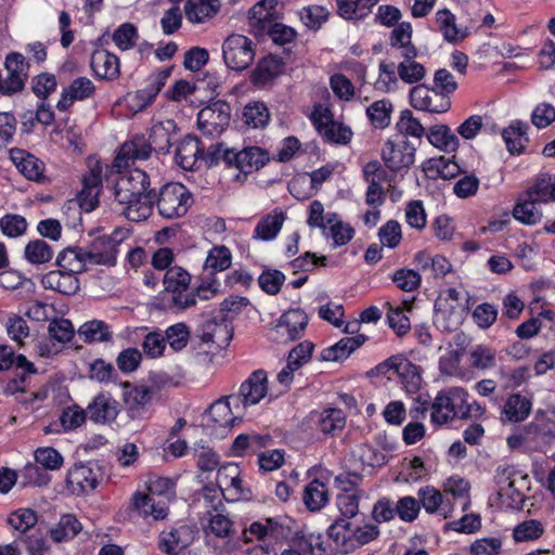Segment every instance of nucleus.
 <instances>
[{
	"label": "nucleus",
	"mask_w": 555,
	"mask_h": 555,
	"mask_svg": "<svg viewBox=\"0 0 555 555\" xmlns=\"http://www.w3.org/2000/svg\"><path fill=\"white\" fill-rule=\"evenodd\" d=\"M107 182L113 183L114 202L126 219L140 222L152 215L156 194L145 171L134 168L122 172L112 167Z\"/></svg>",
	"instance_id": "1"
},
{
	"label": "nucleus",
	"mask_w": 555,
	"mask_h": 555,
	"mask_svg": "<svg viewBox=\"0 0 555 555\" xmlns=\"http://www.w3.org/2000/svg\"><path fill=\"white\" fill-rule=\"evenodd\" d=\"M486 408L476 400L470 401L469 392L460 386L447 387L434 398L431 425L441 427L460 421H480Z\"/></svg>",
	"instance_id": "2"
},
{
	"label": "nucleus",
	"mask_w": 555,
	"mask_h": 555,
	"mask_svg": "<svg viewBox=\"0 0 555 555\" xmlns=\"http://www.w3.org/2000/svg\"><path fill=\"white\" fill-rule=\"evenodd\" d=\"M269 160L266 150L248 146L243 150L230 149L223 143L211 144L207 150L209 165L223 163L229 168H235L244 177L259 170Z\"/></svg>",
	"instance_id": "3"
},
{
	"label": "nucleus",
	"mask_w": 555,
	"mask_h": 555,
	"mask_svg": "<svg viewBox=\"0 0 555 555\" xmlns=\"http://www.w3.org/2000/svg\"><path fill=\"white\" fill-rule=\"evenodd\" d=\"M165 493L171 494L172 483L167 478H158L151 482L149 493L137 492L133 494L132 504L134 509L143 517H152L154 520H164L168 516V503L163 496Z\"/></svg>",
	"instance_id": "4"
},
{
	"label": "nucleus",
	"mask_w": 555,
	"mask_h": 555,
	"mask_svg": "<svg viewBox=\"0 0 555 555\" xmlns=\"http://www.w3.org/2000/svg\"><path fill=\"white\" fill-rule=\"evenodd\" d=\"M165 292L170 296L168 308L184 311L195 306V295L190 292L191 274L182 267L169 268L163 278Z\"/></svg>",
	"instance_id": "5"
},
{
	"label": "nucleus",
	"mask_w": 555,
	"mask_h": 555,
	"mask_svg": "<svg viewBox=\"0 0 555 555\" xmlns=\"http://www.w3.org/2000/svg\"><path fill=\"white\" fill-rule=\"evenodd\" d=\"M192 202L191 192L179 182L165 184L155 199L159 215L167 219L184 216Z\"/></svg>",
	"instance_id": "6"
},
{
	"label": "nucleus",
	"mask_w": 555,
	"mask_h": 555,
	"mask_svg": "<svg viewBox=\"0 0 555 555\" xmlns=\"http://www.w3.org/2000/svg\"><path fill=\"white\" fill-rule=\"evenodd\" d=\"M255 55L256 43L244 35L231 34L222 43L223 61L231 70L247 69L254 63Z\"/></svg>",
	"instance_id": "7"
},
{
	"label": "nucleus",
	"mask_w": 555,
	"mask_h": 555,
	"mask_svg": "<svg viewBox=\"0 0 555 555\" xmlns=\"http://www.w3.org/2000/svg\"><path fill=\"white\" fill-rule=\"evenodd\" d=\"M382 159L395 173L406 171L414 164L415 147L404 135L398 134L384 144Z\"/></svg>",
	"instance_id": "8"
},
{
	"label": "nucleus",
	"mask_w": 555,
	"mask_h": 555,
	"mask_svg": "<svg viewBox=\"0 0 555 555\" xmlns=\"http://www.w3.org/2000/svg\"><path fill=\"white\" fill-rule=\"evenodd\" d=\"M268 393V378L263 370L254 371L249 377L241 384L238 393L230 395L234 410H245L259 403Z\"/></svg>",
	"instance_id": "9"
},
{
	"label": "nucleus",
	"mask_w": 555,
	"mask_h": 555,
	"mask_svg": "<svg viewBox=\"0 0 555 555\" xmlns=\"http://www.w3.org/2000/svg\"><path fill=\"white\" fill-rule=\"evenodd\" d=\"M233 409L230 396L216 400L206 413L207 426L218 431L220 436L225 435L242 420L241 410L234 412Z\"/></svg>",
	"instance_id": "10"
},
{
	"label": "nucleus",
	"mask_w": 555,
	"mask_h": 555,
	"mask_svg": "<svg viewBox=\"0 0 555 555\" xmlns=\"http://www.w3.org/2000/svg\"><path fill=\"white\" fill-rule=\"evenodd\" d=\"M4 68L7 77L3 79V95L11 96L22 92L25 88L29 70V63L25 56L20 52L9 53L4 60Z\"/></svg>",
	"instance_id": "11"
},
{
	"label": "nucleus",
	"mask_w": 555,
	"mask_h": 555,
	"mask_svg": "<svg viewBox=\"0 0 555 555\" xmlns=\"http://www.w3.org/2000/svg\"><path fill=\"white\" fill-rule=\"evenodd\" d=\"M230 122V108L227 103L217 101L197 114V126L203 134L216 137L220 134Z\"/></svg>",
	"instance_id": "12"
},
{
	"label": "nucleus",
	"mask_w": 555,
	"mask_h": 555,
	"mask_svg": "<svg viewBox=\"0 0 555 555\" xmlns=\"http://www.w3.org/2000/svg\"><path fill=\"white\" fill-rule=\"evenodd\" d=\"M410 103L415 109L433 114L446 113L451 107L450 98L440 93L437 89H429L424 85L411 89Z\"/></svg>",
	"instance_id": "13"
},
{
	"label": "nucleus",
	"mask_w": 555,
	"mask_h": 555,
	"mask_svg": "<svg viewBox=\"0 0 555 555\" xmlns=\"http://www.w3.org/2000/svg\"><path fill=\"white\" fill-rule=\"evenodd\" d=\"M308 322L309 318L304 310L300 308L289 309L278 319L274 328L279 338L286 343L300 338Z\"/></svg>",
	"instance_id": "14"
},
{
	"label": "nucleus",
	"mask_w": 555,
	"mask_h": 555,
	"mask_svg": "<svg viewBox=\"0 0 555 555\" xmlns=\"http://www.w3.org/2000/svg\"><path fill=\"white\" fill-rule=\"evenodd\" d=\"M119 243L120 240L113 235H103L94 238L86 248L89 264L115 266Z\"/></svg>",
	"instance_id": "15"
},
{
	"label": "nucleus",
	"mask_w": 555,
	"mask_h": 555,
	"mask_svg": "<svg viewBox=\"0 0 555 555\" xmlns=\"http://www.w3.org/2000/svg\"><path fill=\"white\" fill-rule=\"evenodd\" d=\"M467 310V306H462V304L453 305L444 300H437L435 304V324L444 332H453L464 322Z\"/></svg>",
	"instance_id": "16"
},
{
	"label": "nucleus",
	"mask_w": 555,
	"mask_h": 555,
	"mask_svg": "<svg viewBox=\"0 0 555 555\" xmlns=\"http://www.w3.org/2000/svg\"><path fill=\"white\" fill-rule=\"evenodd\" d=\"M66 487L73 494L80 495L93 491L99 483V470L89 465H74L66 476Z\"/></svg>",
	"instance_id": "17"
},
{
	"label": "nucleus",
	"mask_w": 555,
	"mask_h": 555,
	"mask_svg": "<svg viewBox=\"0 0 555 555\" xmlns=\"http://www.w3.org/2000/svg\"><path fill=\"white\" fill-rule=\"evenodd\" d=\"M310 422L326 436H337L346 426V414L338 408H325L309 413Z\"/></svg>",
	"instance_id": "18"
},
{
	"label": "nucleus",
	"mask_w": 555,
	"mask_h": 555,
	"mask_svg": "<svg viewBox=\"0 0 555 555\" xmlns=\"http://www.w3.org/2000/svg\"><path fill=\"white\" fill-rule=\"evenodd\" d=\"M102 186V166L96 164L82 178V189L77 198L85 211H92L99 204V194Z\"/></svg>",
	"instance_id": "19"
},
{
	"label": "nucleus",
	"mask_w": 555,
	"mask_h": 555,
	"mask_svg": "<svg viewBox=\"0 0 555 555\" xmlns=\"http://www.w3.org/2000/svg\"><path fill=\"white\" fill-rule=\"evenodd\" d=\"M95 93L93 81L87 77L74 79L66 88H63L61 98L56 103L60 112L67 111L76 101H85Z\"/></svg>",
	"instance_id": "20"
},
{
	"label": "nucleus",
	"mask_w": 555,
	"mask_h": 555,
	"mask_svg": "<svg viewBox=\"0 0 555 555\" xmlns=\"http://www.w3.org/2000/svg\"><path fill=\"white\" fill-rule=\"evenodd\" d=\"M88 417L95 424H107L116 420L118 402L109 392H100L87 406Z\"/></svg>",
	"instance_id": "21"
},
{
	"label": "nucleus",
	"mask_w": 555,
	"mask_h": 555,
	"mask_svg": "<svg viewBox=\"0 0 555 555\" xmlns=\"http://www.w3.org/2000/svg\"><path fill=\"white\" fill-rule=\"evenodd\" d=\"M10 158L26 179L36 182L46 180L44 164L33 154L21 149H11Z\"/></svg>",
	"instance_id": "22"
},
{
	"label": "nucleus",
	"mask_w": 555,
	"mask_h": 555,
	"mask_svg": "<svg viewBox=\"0 0 555 555\" xmlns=\"http://www.w3.org/2000/svg\"><path fill=\"white\" fill-rule=\"evenodd\" d=\"M435 24L442 38L449 43L456 44L469 35L467 27L457 25L456 16L449 9L436 12Z\"/></svg>",
	"instance_id": "23"
},
{
	"label": "nucleus",
	"mask_w": 555,
	"mask_h": 555,
	"mask_svg": "<svg viewBox=\"0 0 555 555\" xmlns=\"http://www.w3.org/2000/svg\"><path fill=\"white\" fill-rule=\"evenodd\" d=\"M327 534L336 550L343 554H349L358 548L350 519L338 518L328 527Z\"/></svg>",
	"instance_id": "24"
},
{
	"label": "nucleus",
	"mask_w": 555,
	"mask_h": 555,
	"mask_svg": "<svg viewBox=\"0 0 555 555\" xmlns=\"http://www.w3.org/2000/svg\"><path fill=\"white\" fill-rule=\"evenodd\" d=\"M90 66L100 79L114 80L120 75L119 59L105 49H98L92 53Z\"/></svg>",
	"instance_id": "25"
},
{
	"label": "nucleus",
	"mask_w": 555,
	"mask_h": 555,
	"mask_svg": "<svg viewBox=\"0 0 555 555\" xmlns=\"http://www.w3.org/2000/svg\"><path fill=\"white\" fill-rule=\"evenodd\" d=\"M41 284L46 289H52L66 296L75 295L80 287L78 278L62 269L46 273L41 279Z\"/></svg>",
	"instance_id": "26"
},
{
	"label": "nucleus",
	"mask_w": 555,
	"mask_h": 555,
	"mask_svg": "<svg viewBox=\"0 0 555 555\" xmlns=\"http://www.w3.org/2000/svg\"><path fill=\"white\" fill-rule=\"evenodd\" d=\"M203 155L201 141L193 135H185L177 145L176 164L183 170H194Z\"/></svg>",
	"instance_id": "27"
},
{
	"label": "nucleus",
	"mask_w": 555,
	"mask_h": 555,
	"mask_svg": "<svg viewBox=\"0 0 555 555\" xmlns=\"http://www.w3.org/2000/svg\"><path fill=\"white\" fill-rule=\"evenodd\" d=\"M152 151H154V149L149 141L145 142L143 138H135L122 144L114 159L113 168L121 169L128 167L130 159L145 160L150 158Z\"/></svg>",
	"instance_id": "28"
},
{
	"label": "nucleus",
	"mask_w": 555,
	"mask_h": 555,
	"mask_svg": "<svg viewBox=\"0 0 555 555\" xmlns=\"http://www.w3.org/2000/svg\"><path fill=\"white\" fill-rule=\"evenodd\" d=\"M193 541V531L189 526H180L159 535L158 547L168 555H176Z\"/></svg>",
	"instance_id": "29"
},
{
	"label": "nucleus",
	"mask_w": 555,
	"mask_h": 555,
	"mask_svg": "<svg viewBox=\"0 0 555 555\" xmlns=\"http://www.w3.org/2000/svg\"><path fill=\"white\" fill-rule=\"evenodd\" d=\"M280 526L272 519L253 522L248 529L244 530L243 537L245 542L258 541V545L273 547V543L278 541L280 534Z\"/></svg>",
	"instance_id": "30"
},
{
	"label": "nucleus",
	"mask_w": 555,
	"mask_h": 555,
	"mask_svg": "<svg viewBox=\"0 0 555 555\" xmlns=\"http://www.w3.org/2000/svg\"><path fill=\"white\" fill-rule=\"evenodd\" d=\"M153 398V391L149 386L139 385L125 392V404L131 418L143 417L145 408Z\"/></svg>",
	"instance_id": "31"
},
{
	"label": "nucleus",
	"mask_w": 555,
	"mask_h": 555,
	"mask_svg": "<svg viewBox=\"0 0 555 555\" xmlns=\"http://www.w3.org/2000/svg\"><path fill=\"white\" fill-rule=\"evenodd\" d=\"M418 496L422 506L429 514L439 513L448 518L453 512V504L444 499L443 492L436 490L434 487L426 486L418 490Z\"/></svg>",
	"instance_id": "32"
},
{
	"label": "nucleus",
	"mask_w": 555,
	"mask_h": 555,
	"mask_svg": "<svg viewBox=\"0 0 555 555\" xmlns=\"http://www.w3.org/2000/svg\"><path fill=\"white\" fill-rule=\"evenodd\" d=\"M176 122L167 119L154 124L149 132V142L157 153H168L176 133Z\"/></svg>",
	"instance_id": "33"
},
{
	"label": "nucleus",
	"mask_w": 555,
	"mask_h": 555,
	"mask_svg": "<svg viewBox=\"0 0 555 555\" xmlns=\"http://www.w3.org/2000/svg\"><path fill=\"white\" fill-rule=\"evenodd\" d=\"M14 367L16 371H21L20 376L21 383L25 385L26 379L29 375L37 372L34 363L27 360L23 354L14 356L13 351L8 346H0V371L9 370Z\"/></svg>",
	"instance_id": "34"
},
{
	"label": "nucleus",
	"mask_w": 555,
	"mask_h": 555,
	"mask_svg": "<svg viewBox=\"0 0 555 555\" xmlns=\"http://www.w3.org/2000/svg\"><path fill=\"white\" fill-rule=\"evenodd\" d=\"M444 499L453 504V509L460 507L466 511L470 505L469 483L460 477H450L443 488Z\"/></svg>",
	"instance_id": "35"
},
{
	"label": "nucleus",
	"mask_w": 555,
	"mask_h": 555,
	"mask_svg": "<svg viewBox=\"0 0 555 555\" xmlns=\"http://www.w3.org/2000/svg\"><path fill=\"white\" fill-rule=\"evenodd\" d=\"M56 264L60 269L75 275L86 271L89 264L86 248L67 247L63 249L56 257Z\"/></svg>",
	"instance_id": "36"
},
{
	"label": "nucleus",
	"mask_w": 555,
	"mask_h": 555,
	"mask_svg": "<svg viewBox=\"0 0 555 555\" xmlns=\"http://www.w3.org/2000/svg\"><path fill=\"white\" fill-rule=\"evenodd\" d=\"M285 219L286 216L282 210L274 209L259 220L254 230L253 238L257 241L274 240L280 233Z\"/></svg>",
	"instance_id": "37"
},
{
	"label": "nucleus",
	"mask_w": 555,
	"mask_h": 555,
	"mask_svg": "<svg viewBox=\"0 0 555 555\" xmlns=\"http://www.w3.org/2000/svg\"><path fill=\"white\" fill-rule=\"evenodd\" d=\"M284 69V62L276 55H267L262 57L251 73L254 85L263 86L273 80Z\"/></svg>",
	"instance_id": "38"
},
{
	"label": "nucleus",
	"mask_w": 555,
	"mask_h": 555,
	"mask_svg": "<svg viewBox=\"0 0 555 555\" xmlns=\"http://www.w3.org/2000/svg\"><path fill=\"white\" fill-rule=\"evenodd\" d=\"M366 340V336L358 334L351 337H344L335 345L325 348L322 351V358L325 361H343L347 359L351 352L361 347Z\"/></svg>",
	"instance_id": "39"
},
{
	"label": "nucleus",
	"mask_w": 555,
	"mask_h": 555,
	"mask_svg": "<svg viewBox=\"0 0 555 555\" xmlns=\"http://www.w3.org/2000/svg\"><path fill=\"white\" fill-rule=\"evenodd\" d=\"M221 0H188L184 4L186 18L191 23H204L220 10Z\"/></svg>",
	"instance_id": "40"
},
{
	"label": "nucleus",
	"mask_w": 555,
	"mask_h": 555,
	"mask_svg": "<svg viewBox=\"0 0 555 555\" xmlns=\"http://www.w3.org/2000/svg\"><path fill=\"white\" fill-rule=\"evenodd\" d=\"M326 238L333 241L334 247L347 245L354 236V229L347 222H344L338 214L328 212Z\"/></svg>",
	"instance_id": "41"
},
{
	"label": "nucleus",
	"mask_w": 555,
	"mask_h": 555,
	"mask_svg": "<svg viewBox=\"0 0 555 555\" xmlns=\"http://www.w3.org/2000/svg\"><path fill=\"white\" fill-rule=\"evenodd\" d=\"M528 124L515 120L507 128L503 129L502 138L511 154L520 155L524 152L525 144L528 142Z\"/></svg>",
	"instance_id": "42"
},
{
	"label": "nucleus",
	"mask_w": 555,
	"mask_h": 555,
	"mask_svg": "<svg viewBox=\"0 0 555 555\" xmlns=\"http://www.w3.org/2000/svg\"><path fill=\"white\" fill-rule=\"evenodd\" d=\"M531 409L532 403L527 397L520 393H513L506 399L502 414L506 421L511 423H518L529 416Z\"/></svg>",
	"instance_id": "43"
},
{
	"label": "nucleus",
	"mask_w": 555,
	"mask_h": 555,
	"mask_svg": "<svg viewBox=\"0 0 555 555\" xmlns=\"http://www.w3.org/2000/svg\"><path fill=\"white\" fill-rule=\"evenodd\" d=\"M524 193L539 204L553 202L555 180L547 173H541Z\"/></svg>",
	"instance_id": "44"
},
{
	"label": "nucleus",
	"mask_w": 555,
	"mask_h": 555,
	"mask_svg": "<svg viewBox=\"0 0 555 555\" xmlns=\"http://www.w3.org/2000/svg\"><path fill=\"white\" fill-rule=\"evenodd\" d=\"M82 530V525L73 514L63 515L50 529V537L55 543L73 540Z\"/></svg>",
	"instance_id": "45"
},
{
	"label": "nucleus",
	"mask_w": 555,
	"mask_h": 555,
	"mask_svg": "<svg viewBox=\"0 0 555 555\" xmlns=\"http://www.w3.org/2000/svg\"><path fill=\"white\" fill-rule=\"evenodd\" d=\"M538 205L539 203L521 193L513 209V217L524 224H537L542 218V211Z\"/></svg>",
	"instance_id": "46"
},
{
	"label": "nucleus",
	"mask_w": 555,
	"mask_h": 555,
	"mask_svg": "<svg viewBox=\"0 0 555 555\" xmlns=\"http://www.w3.org/2000/svg\"><path fill=\"white\" fill-rule=\"evenodd\" d=\"M79 336L85 343H107L113 339L111 326L102 320L85 322L78 330Z\"/></svg>",
	"instance_id": "47"
},
{
	"label": "nucleus",
	"mask_w": 555,
	"mask_h": 555,
	"mask_svg": "<svg viewBox=\"0 0 555 555\" xmlns=\"http://www.w3.org/2000/svg\"><path fill=\"white\" fill-rule=\"evenodd\" d=\"M302 500L309 511H320L328 502V490L326 485L319 479L311 480L305 487Z\"/></svg>",
	"instance_id": "48"
},
{
	"label": "nucleus",
	"mask_w": 555,
	"mask_h": 555,
	"mask_svg": "<svg viewBox=\"0 0 555 555\" xmlns=\"http://www.w3.org/2000/svg\"><path fill=\"white\" fill-rule=\"evenodd\" d=\"M427 139L430 144L444 152H454L460 145L457 137L447 125L433 126L427 132Z\"/></svg>",
	"instance_id": "49"
},
{
	"label": "nucleus",
	"mask_w": 555,
	"mask_h": 555,
	"mask_svg": "<svg viewBox=\"0 0 555 555\" xmlns=\"http://www.w3.org/2000/svg\"><path fill=\"white\" fill-rule=\"evenodd\" d=\"M231 263L232 254L230 249L224 245H220L212 247L208 251L204 269L209 271L211 274H216L217 272H222L229 269Z\"/></svg>",
	"instance_id": "50"
},
{
	"label": "nucleus",
	"mask_w": 555,
	"mask_h": 555,
	"mask_svg": "<svg viewBox=\"0 0 555 555\" xmlns=\"http://www.w3.org/2000/svg\"><path fill=\"white\" fill-rule=\"evenodd\" d=\"M392 104L388 100L375 101L366 108V116L373 127L384 129L389 126Z\"/></svg>",
	"instance_id": "51"
},
{
	"label": "nucleus",
	"mask_w": 555,
	"mask_h": 555,
	"mask_svg": "<svg viewBox=\"0 0 555 555\" xmlns=\"http://www.w3.org/2000/svg\"><path fill=\"white\" fill-rule=\"evenodd\" d=\"M24 256L31 264H44L53 258V250L47 242L34 240L25 246Z\"/></svg>",
	"instance_id": "52"
},
{
	"label": "nucleus",
	"mask_w": 555,
	"mask_h": 555,
	"mask_svg": "<svg viewBox=\"0 0 555 555\" xmlns=\"http://www.w3.org/2000/svg\"><path fill=\"white\" fill-rule=\"evenodd\" d=\"M243 118L247 126L251 128H263L270 119L269 109L262 102H251L245 105Z\"/></svg>",
	"instance_id": "53"
},
{
	"label": "nucleus",
	"mask_w": 555,
	"mask_h": 555,
	"mask_svg": "<svg viewBox=\"0 0 555 555\" xmlns=\"http://www.w3.org/2000/svg\"><path fill=\"white\" fill-rule=\"evenodd\" d=\"M164 336L166 345L168 344L175 352H179L189 344L190 328L185 323L179 322L167 327Z\"/></svg>",
	"instance_id": "54"
},
{
	"label": "nucleus",
	"mask_w": 555,
	"mask_h": 555,
	"mask_svg": "<svg viewBox=\"0 0 555 555\" xmlns=\"http://www.w3.org/2000/svg\"><path fill=\"white\" fill-rule=\"evenodd\" d=\"M37 514L30 508H18L11 513L8 518V524L22 535H26L27 531L31 530L37 524Z\"/></svg>",
	"instance_id": "55"
},
{
	"label": "nucleus",
	"mask_w": 555,
	"mask_h": 555,
	"mask_svg": "<svg viewBox=\"0 0 555 555\" xmlns=\"http://www.w3.org/2000/svg\"><path fill=\"white\" fill-rule=\"evenodd\" d=\"M544 530V525L540 520L528 519L514 528L513 537L517 542L534 541L542 537Z\"/></svg>",
	"instance_id": "56"
},
{
	"label": "nucleus",
	"mask_w": 555,
	"mask_h": 555,
	"mask_svg": "<svg viewBox=\"0 0 555 555\" xmlns=\"http://www.w3.org/2000/svg\"><path fill=\"white\" fill-rule=\"evenodd\" d=\"M470 365L474 369L478 370H489L494 367L496 362V352L493 348L485 346V345H477L475 346L470 353Z\"/></svg>",
	"instance_id": "57"
},
{
	"label": "nucleus",
	"mask_w": 555,
	"mask_h": 555,
	"mask_svg": "<svg viewBox=\"0 0 555 555\" xmlns=\"http://www.w3.org/2000/svg\"><path fill=\"white\" fill-rule=\"evenodd\" d=\"M166 348V339L160 331L150 332L143 338L142 349L144 354L150 359L163 357Z\"/></svg>",
	"instance_id": "58"
},
{
	"label": "nucleus",
	"mask_w": 555,
	"mask_h": 555,
	"mask_svg": "<svg viewBox=\"0 0 555 555\" xmlns=\"http://www.w3.org/2000/svg\"><path fill=\"white\" fill-rule=\"evenodd\" d=\"M139 38L137 27L131 23L121 24L113 34V41L121 51L132 49Z\"/></svg>",
	"instance_id": "59"
},
{
	"label": "nucleus",
	"mask_w": 555,
	"mask_h": 555,
	"mask_svg": "<svg viewBox=\"0 0 555 555\" xmlns=\"http://www.w3.org/2000/svg\"><path fill=\"white\" fill-rule=\"evenodd\" d=\"M399 78L409 85L417 83L426 75V69L423 64L416 61H402L397 66Z\"/></svg>",
	"instance_id": "60"
},
{
	"label": "nucleus",
	"mask_w": 555,
	"mask_h": 555,
	"mask_svg": "<svg viewBox=\"0 0 555 555\" xmlns=\"http://www.w3.org/2000/svg\"><path fill=\"white\" fill-rule=\"evenodd\" d=\"M28 223L21 215L8 214L0 219V229L2 233L11 238L20 237L25 234Z\"/></svg>",
	"instance_id": "61"
},
{
	"label": "nucleus",
	"mask_w": 555,
	"mask_h": 555,
	"mask_svg": "<svg viewBox=\"0 0 555 555\" xmlns=\"http://www.w3.org/2000/svg\"><path fill=\"white\" fill-rule=\"evenodd\" d=\"M439 371L442 375L450 377H464V370L461 367V353L457 350H450L439 359Z\"/></svg>",
	"instance_id": "62"
},
{
	"label": "nucleus",
	"mask_w": 555,
	"mask_h": 555,
	"mask_svg": "<svg viewBox=\"0 0 555 555\" xmlns=\"http://www.w3.org/2000/svg\"><path fill=\"white\" fill-rule=\"evenodd\" d=\"M330 87L340 101L349 102L354 96V86L344 74L336 73L330 77Z\"/></svg>",
	"instance_id": "63"
},
{
	"label": "nucleus",
	"mask_w": 555,
	"mask_h": 555,
	"mask_svg": "<svg viewBox=\"0 0 555 555\" xmlns=\"http://www.w3.org/2000/svg\"><path fill=\"white\" fill-rule=\"evenodd\" d=\"M34 455L36 463L46 469L57 470L64 463L62 454L52 447H40L35 451Z\"/></svg>",
	"instance_id": "64"
}]
</instances>
